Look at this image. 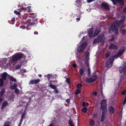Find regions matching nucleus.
<instances>
[{
	"label": "nucleus",
	"instance_id": "20",
	"mask_svg": "<svg viewBox=\"0 0 126 126\" xmlns=\"http://www.w3.org/2000/svg\"><path fill=\"white\" fill-rule=\"evenodd\" d=\"M114 108L112 107H111L109 108V112L110 114H112L114 112Z\"/></svg>",
	"mask_w": 126,
	"mask_h": 126
},
{
	"label": "nucleus",
	"instance_id": "26",
	"mask_svg": "<svg viewBox=\"0 0 126 126\" xmlns=\"http://www.w3.org/2000/svg\"><path fill=\"white\" fill-rule=\"evenodd\" d=\"M48 86L49 87H50L51 88H52L53 89L56 88V87L55 85L51 84H49Z\"/></svg>",
	"mask_w": 126,
	"mask_h": 126
},
{
	"label": "nucleus",
	"instance_id": "43",
	"mask_svg": "<svg viewBox=\"0 0 126 126\" xmlns=\"http://www.w3.org/2000/svg\"><path fill=\"white\" fill-rule=\"evenodd\" d=\"M82 84L81 83H80L78 84L77 85V87L79 88H80L82 87Z\"/></svg>",
	"mask_w": 126,
	"mask_h": 126
},
{
	"label": "nucleus",
	"instance_id": "51",
	"mask_svg": "<svg viewBox=\"0 0 126 126\" xmlns=\"http://www.w3.org/2000/svg\"><path fill=\"white\" fill-rule=\"evenodd\" d=\"M111 37H112V38L110 39V41L114 39V36H111Z\"/></svg>",
	"mask_w": 126,
	"mask_h": 126
},
{
	"label": "nucleus",
	"instance_id": "5",
	"mask_svg": "<svg viewBox=\"0 0 126 126\" xmlns=\"http://www.w3.org/2000/svg\"><path fill=\"white\" fill-rule=\"evenodd\" d=\"M84 80L86 82L89 83L94 81L97 79V77L96 75L92 76L91 78L87 79L86 78H83Z\"/></svg>",
	"mask_w": 126,
	"mask_h": 126
},
{
	"label": "nucleus",
	"instance_id": "2",
	"mask_svg": "<svg viewBox=\"0 0 126 126\" xmlns=\"http://www.w3.org/2000/svg\"><path fill=\"white\" fill-rule=\"evenodd\" d=\"M125 17L123 16L120 21L117 20L115 21L109 29V32L110 33H112V32H114L116 34L118 33L117 27L121 24H122L125 20Z\"/></svg>",
	"mask_w": 126,
	"mask_h": 126
},
{
	"label": "nucleus",
	"instance_id": "45",
	"mask_svg": "<svg viewBox=\"0 0 126 126\" xmlns=\"http://www.w3.org/2000/svg\"><path fill=\"white\" fill-rule=\"evenodd\" d=\"M54 90L53 91V93H58V90L56 89V88L54 89Z\"/></svg>",
	"mask_w": 126,
	"mask_h": 126
},
{
	"label": "nucleus",
	"instance_id": "1",
	"mask_svg": "<svg viewBox=\"0 0 126 126\" xmlns=\"http://www.w3.org/2000/svg\"><path fill=\"white\" fill-rule=\"evenodd\" d=\"M123 64L120 67L119 71L120 73H123L121 76L119 84V85H123L124 82L126 80V59L124 60Z\"/></svg>",
	"mask_w": 126,
	"mask_h": 126
},
{
	"label": "nucleus",
	"instance_id": "13",
	"mask_svg": "<svg viewBox=\"0 0 126 126\" xmlns=\"http://www.w3.org/2000/svg\"><path fill=\"white\" fill-rule=\"evenodd\" d=\"M113 2L114 4H116L117 2H118L121 4L123 3V0H110Z\"/></svg>",
	"mask_w": 126,
	"mask_h": 126
},
{
	"label": "nucleus",
	"instance_id": "22",
	"mask_svg": "<svg viewBox=\"0 0 126 126\" xmlns=\"http://www.w3.org/2000/svg\"><path fill=\"white\" fill-rule=\"evenodd\" d=\"M8 105V102L7 101H5L1 107V109H3L4 108L7 106Z\"/></svg>",
	"mask_w": 126,
	"mask_h": 126
},
{
	"label": "nucleus",
	"instance_id": "4",
	"mask_svg": "<svg viewBox=\"0 0 126 126\" xmlns=\"http://www.w3.org/2000/svg\"><path fill=\"white\" fill-rule=\"evenodd\" d=\"M22 55L20 54H16L12 57L11 61H10V63H12L13 62L15 61L21 59L22 57Z\"/></svg>",
	"mask_w": 126,
	"mask_h": 126
},
{
	"label": "nucleus",
	"instance_id": "37",
	"mask_svg": "<svg viewBox=\"0 0 126 126\" xmlns=\"http://www.w3.org/2000/svg\"><path fill=\"white\" fill-rule=\"evenodd\" d=\"M69 123L70 126H74L72 121H69Z\"/></svg>",
	"mask_w": 126,
	"mask_h": 126
},
{
	"label": "nucleus",
	"instance_id": "47",
	"mask_svg": "<svg viewBox=\"0 0 126 126\" xmlns=\"http://www.w3.org/2000/svg\"><path fill=\"white\" fill-rule=\"evenodd\" d=\"M72 65H73V67L74 68H76L77 66V65H76V64L75 63H73Z\"/></svg>",
	"mask_w": 126,
	"mask_h": 126
},
{
	"label": "nucleus",
	"instance_id": "31",
	"mask_svg": "<svg viewBox=\"0 0 126 126\" xmlns=\"http://www.w3.org/2000/svg\"><path fill=\"white\" fill-rule=\"evenodd\" d=\"M15 93L16 94H18L20 93V91L18 89H16L15 90Z\"/></svg>",
	"mask_w": 126,
	"mask_h": 126
},
{
	"label": "nucleus",
	"instance_id": "44",
	"mask_svg": "<svg viewBox=\"0 0 126 126\" xmlns=\"http://www.w3.org/2000/svg\"><path fill=\"white\" fill-rule=\"evenodd\" d=\"M22 121V120H20V121L19 122V124L18 126H21Z\"/></svg>",
	"mask_w": 126,
	"mask_h": 126
},
{
	"label": "nucleus",
	"instance_id": "11",
	"mask_svg": "<svg viewBox=\"0 0 126 126\" xmlns=\"http://www.w3.org/2000/svg\"><path fill=\"white\" fill-rule=\"evenodd\" d=\"M93 27H91L88 30V35L90 37H92V36L93 33Z\"/></svg>",
	"mask_w": 126,
	"mask_h": 126
},
{
	"label": "nucleus",
	"instance_id": "63",
	"mask_svg": "<svg viewBox=\"0 0 126 126\" xmlns=\"http://www.w3.org/2000/svg\"><path fill=\"white\" fill-rule=\"evenodd\" d=\"M101 95H102V94H102V90H101Z\"/></svg>",
	"mask_w": 126,
	"mask_h": 126
},
{
	"label": "nucleus",
	"instance_id": "6",
	"mask_svg": "<svg viewBox=\"0 0 126 126\" xmlns=\"http://www.w3.org/2000/svg\"><path fill=\"white\" fill-rule=\"evenodd\" d=\"M87 45V44L86 43L82 44L77 48L78 52L79 53L83 51L86 48Z\"/></svg>",
	"mask_w": 126,
	"mask_h": 126
},
{
	"label": "nucleus",
	"instance_id": "36",
	"mask_svg": "<svg viewBox=\"0 0 126 126\" xmlns=\"http://www.w3.org/2000/svg\"><path fill=\"white\" fill-rule=\"evenodd\" d=\"M14 13L17 15H20V13L19 12H18L16 10L14 11Z\"/></svg>",
	"mask_w": 126,
	"mask_h": 126
},
{
	"label": "nucleus",
	"instance_id": "23",
	"mask_svg": "<svg viewBox=\"0 0 126 126\" xmlns=\"http://www.w3.org/2000/svg\"><path fill=\"white\" fill-rule=\"evenodd\" d=\"M100 31V30L99 29L97 28L94 32V37L96 36Z\"/></svg>",
	"mask_w": 126,
	"mask_h": 126
},
{
	"label": "nucleus",
	"instance_id": "3",
	"mask_svg": "<svg viewBox=\"0 0 126 126\" xmlns=\"http://www.w3.org/2000/svg\"><path fill=\"white\" fill-rule=\"evenodd\" d=\"M125 49V48L124 47H121L116 55L115 56L111 57L108 60L106 63V67H110L111 66L115 58L116 59L122 54L124 52Z\"/></svg>",
	"mask_w": 126,
	"mask_h": 126
},
{
	"label": "nucleus",
	"instance_id": "14",
	"mask_svg": "<svg viewBox=\"0 0 126 126\" xmlns=\"http://www.w3.org/2000/svg\"><path fill=\"white\" fill-rule=\"evenodd\" d=\"M101 6L103 8L107 10H109V6L106 3H102L101 4Z\"/></svg>",
	"mask_w": 126,
	"mask_h": 126
},
{
	"label": "nucleus",
	"instance_id": "15",
	"mask_svg": "<svg viewBox=\"0 0 126 126\" xmlns=\"http://www.w3.org/2000/svg\"><path fill=\"white\" fill-rule=\"evenodd\" d=\"M106 112H105L104 111H102V117L101 119V121L102 122L104 121L105 120V116L106 115Z\"/></svg>",
	"mask_w": 126,
	"mask_h": 126
},
{
	"label": "nucleus",
	"instance_id": "62",
	"mask_svg": "<svg viewBox=\"0 0 126 126\" xmlns=\"http://www.w3.org/2000/svg\"><path fill=\"white\" fill-rule=\"evenodd\" d=\"M2 99L1 98H0V102H1L2 101Z\"/></svg>",
	"mask_w": 126,
	"mask_h": 126
},
{
	"label": "nucleus",
	"instance_id": "19",
	"mask_svg": "<svg viewBox=\"0 0 126 126\" xmlns=\"http://www.w3.org/2000/svg\"><path fill=\"white\" fill-rule=\"evenodd\" d=\"M109 48L110 49H116L118 48V47L114 45L111 44L109 46Z\"/></svg>",
	"mask_w": 126,
	"mask_h": 126
},
{
	"label": "nucleus",
	"instance_id": "8",
	"mask_svg": "<svg viewBox=\"0 0 126 126\" xmlns=\"http://www.w3.org/2000/svg\"><path fill=\"white\" fill-rule=\"evenodd\" d=\"M89 53L87 51L82 57V59L84 61V62L86 65L88 64V63L89 59Z\"/></svg>",
	"mask_w": 126,
	"mask_h": 126
},
{
	"label": "nucleus",
	"instance_id": "46",
	"mask_svg": "<svg viewBox=\"0 0 126 126\" xmlns=\"http://www.w3.org/2000/svg\"><path fill=\"white\" fill-rule=\"evenodd\" d=\"M93 95L95 96H96L97 94V92H94L93 93Z\"/></svg>",
	"mask_w": 126,
	"mask_h": 126
},
{
	"label": "nucleus",
	"instance_id": "25",
	"mask_svg": "<svg viewBox=\"0 0 126 126\" xmlns=\"http://www.w3.org/2000/svg\"><path fill=\"white\" fill-rule=\"evenodd\" d=\"M31 8V6H28L26 8L25 10L28 12H31V10L30 9Z\"/></svg>",
	"mask_w": 126,
	"mask_h": 126
},
{
	"label": "nucleus",
	"instance_id": "29",
	"mask_svg": "<svg viewBox=\"0 0 126 126\" xmlns=\"http://www.w3.org/2000/svg\"><path fill=\"white\" fill-rule=\"evenodd\" d=\"M94 121L93 119H91L90 122V124L92 126L94 125Z\"/></svg>",
	"mask_w": 126,
	"mask_h": 126
},
{
	"label": "nucleus",
	"instance_id": "27",
	"mask_svg": "<svg viewBox=\"0 0 126 126\" xmlns=\"http://www.w3.org/2000/svg\"><path fill=\"white\" fill-rule=\"evenodd\" d=\"M26 113L25 111H24L22 115L20 120H23V118H24L25 116L26 115Z\"/></svg>",
	"mask_w": 126,
	"mask_h": 126
},
{
	"label": "nucleus",
	"instance_id": "35",
	"mask_svg": "<svg viewBox=\"0 0 126 126\" xmlns=\"http://www.w3.org/2000/svg\"><path fill=\"white\" fill-rule=\"evenodd\" d=\"M87 110V109L86 108H83L82 110V111L84 112H86Z\"/></svg>",
	"mask_w": 126,
	"mask_h": 126
},
{
	"label": "nucleus",
	"instance_id": "17",
	"mask_svg": "<svg viewBox=\"0 0 126 126\" xmlns=\"http://www.w3.org/2000/svg\"><path fill=\"white\" fill-rule=\"evenodd\" d=\"M7 75V73L6 72H5L4 73L2 76V78L0 79H1L3 80H5L6 79Z\"/></svg>",
	"mask_w": 126,
	"mask_h": 126
},
{
	"label": "nucleus",
	"instance_id": "38",
	"mask_svg": "<svg viewBox=\"0 0 126 126\" xmlns=\"http://www.w3.org/2000/svg\"><path fill=\"white\" fill-rule=\"evenodd\" d=\"M0 86L1 87L3 86V80H2L1 79H0Z\"/></svg>",
	"mask_w": 126,
	"mask_h": 126
},
{
	"label": "nucleus",
	"instance_id": "50",
	"mask_svg": "<svg viewBox=\"0 0 126 126\" xmlns=\"http://www.w3.org/2000/svg\"><path fill=\"white\" fill-rule=\"evenodd\" d=\"M12 21H13L15 22V17H13L12 18Z\"/></svg>",
	"mask_w": 126,
	"mask_h": 126
},
{
	"label": "nucleus",
	"instance_id": "9",
	"mask_svg": "<svg viewBox=\"0 0 126 126\" xmlns=\"http://www.w3.org/2000/svg\"><path fill=\"white\" fill-rule=\"evenodd\" d=\"M28 17L29 18L28 20L26 22V23L25 24H28V26H32L34 24L33 22H34V20L33 19V18L31 17L30 16H28Z\"/></svg>",
	"mask_w": 126,
	"mask_h": 126
},
{
	"label": "nucleus",
	"instance_id": "56",
	"mask_svg": "<svg viewBox=\"0 0 126 126\" xmlns=\"http://www.w3.org/2000/svg\"><path fill=\"white\" fill-rule=\"evenodd\" d=\"M38 34V32L36 31L35 32H34V34Z\"/></svg>",
	"mask_w": 126,
	"mask_h": 126
},
{
	"label": "nucleus",
	"instance_id": "59",
	"mask_svg": "<svg viewBox=\"0 0 126 126\" xmlns=\"http://www.w3.org/2000/svg\"><path fill=\"white\" fill-rule=\"evenodd\" d=\"M86 36H83V38L82 39V40H84V38H86Z\"/></svg>",
	"mask_w": 126,
	"mask_h": 126
},
{
	"label": "nucleus",
	"instance_id": "42",
	"mask_svg": "<svg viewBox=\"0 0 126 126\" xmlns=\"http://www.w3.org/2000/svg\"><path fill=\"white\" fill-rule=\"evenodd\" d=\"M21 65V64H18L17 65L16 67V69H18L20 67Z\"/></svg>",
	"mask_w": 126,
	"mask_h": 126
},
{
	"label": "nucleus",
	"instance_id": "53",
	"mask_svg": "<svg viewBox=\"0 0 126 126\" xmlns=\"http://www.w3.org/2000/svg\"><path fill=\"white\" fill-rule=\"evenodd\" d=\"M54 125L53 124L51 123L49 124L48 126H54Z\"/></svg>",
	"mask_w": 126,
	"mask_h": 126
},
{
	"label": "nucleus",
	"instance_id": "61",
	"mask_svg": "<svg viewBox=\"0 0 126 126\" xmlns=\"http://www.w3.org/2000/svg\"><path fill=\"white\" fill-rule=\"evenodd\" d=\"M23 71H24V72H26V71L25 69Z\"/></svg>",
	"mask_w": 126,
	"mask_h": 126
},
{
	"label": "nucleus",
	"instance_id": "28",
	"mask_svg": "<svg viewBox=\"0 0 126 126\" xmlns=\"http://www.w3.org/2000/svg\"><path fill=\"white\" fill-rule=\"evenodd\" d=\"M10 123L9 122H6L4 123L3 126H10Z\"/></svg>",
	"mask_w": 126,
	"mask_h": 126
},
{
	"label": "nucleus",
	"instance_id": "7",
	"mask_svg": "<svg viewBox=\"0 0 126 126\" xmlns=\"http://www.w3.org/2000/svg\"><path fill=\"white\" fill-rule=\"evenodd\" d=\"M106 100L104 99L101 102V110L102 111H104L105 112H106Z\"/></svg>",
	"mask_w": 126,
	"mask_h": 126
},
{
	"label": "nucleus",
	"instance_id": "12",
	"mask_svg": "<svg viewBox=\"0 0 126 126\" xmlns=\"http://www.w3.org/2000/svg\"><path fill=\"white\" fill-rule=\"evenodd\" d=\"M40 81V80L39 79L31 80L29 82V84H36L38 83Z\"/></svg>",
	"mask_w": 126,
	"mask_h": 126
},
{
	"label": "nucleus",
	"instance_id": "60",
	"mask_svg": "<svg viewBox=\"0 0 126 126\" xmlns=\"http://www.w3.org/2000/svg\"><path fill=\"white\" fill-rule=\"evenodd\" d=\"M66 101L67 102V103H69V100L68 99H66Z\"/></svg>",
	"mask_w": 126,
	"mask_h": 126
},
{
	"label": "nucleus",
	"instance_id": "40",
	"mask_svg": "<svg viewBox=\"0 0 126 126\" xmlns=\"http://www.w3.org/2000/svg\"><path fill=\"white\" fill-rule=\"evenodd\" d=\"M10 79L12 81H14L15 82L16 81V80L15 79H14L12 77H10Z\"/></svg>",
	"mask_w": 126,
	"mask_h": 126
},
{
	"label": "nucleus",
	"instance_id": "57",
	"mask_svg": "<svg viewBox=\"0 0 126 126\" xmlns=\"http://www.w3.org/2000/svg\"><path fill=\"white\" fill-rule=\"evenodd\" d=\"M83 33H81L79 35V37H80V36H82L83 35Z\"/></svg>",
	"mask_w": 126,
	"mask_h": 126
},
{
	"label": "nucleus",
	"instance_id": "10",
	"mask_svg": "<svg viewBox=\"0 0 126 126\" xmlns=\"http://www.w3.org/2000/svg\"><path fill=\"white\" fill-rule=\"evenodd\" d=\"M104 35L102 34L96 38L94 40L93 43L94 44L101 41L104 39Z\"/></svg>",
	"mask_w": 126,
	"mask_h": 126
},
{
	"label": "nucleus",
	"instance_id": "32",
	"mask_svg": "<svg viewBox=\"0 0 126 126\" xmlns=\"http://www.w3.org/2000/svg\"><path fill=\"white\" fill-rule=\"evenodd\" d=\"M81 91V90L79 89H78L77 90L76 92V95H77Z\"/></svg>",
	"mask_w": 126,
	"mask_h": 126
},
{
	"label": "nucleus",
	"instance_id": "52",
	"mask_svg": "<svg viewBox=\"0 0 126 126\" xmlns=\"http://www.w3.org/2000/svg\"><path fill=\"white\" fill-rule=\"evenodd\" d=\"M76 20L78 21H79L80 19V18H76Z\"/></svg>",
	"mask_w": 126,
	"mask_h": 126
},
{
	"label": "nucleus",
	"instance_id": "30",
	"mask_svg": "<svg viewBox=\"0 0 126 126\" xmlns=\"http://www.w3.org/2000/svg\"><path fill=\"white\" fill-rule=\"evenodd\" d=\"M120 32H121L122 34H124L126 33V31L125 30H122V29H121L120 30Z\"/></svg>",
	"mask_w": 126,
	"mask_h": 126
},
{
	"label": "nucleus",
	"instance_id": "24",
	"mask_svg": "<svg viewBox=\"0 0 126 126\" xmlns=\"http://www.w3.org/2000/svg\"><path fill=\"white\" fill-rule=\"evenodd\" d=\"M5 92V90L4 89H3L0 92V98H1V97L2 96L3 94H4Z\"/></svg>",
	"mask_w": 126,
	"mask_h": 126
},
{
	"label": "nucleus",
	"instance_id": "54",
	"mask_svg": "<svg viewBox=\"0 0 126 126\" xmlns=\"http://www.w3.org/2000/svg\"><path fill=\"white\" fill-rule=\"evenodd\" d=\"M124 12L126 13V7L124 8Z\"/></svg>",
	"mask_w": 126,
	"mask_h": 126
},
{
	"label": "nucleus",
	"instance_id": "33",
	"mask_svg": "<svg viewBox=\"0 0 126 126\" xmlns=\"http://www.w3.org/2000/svg\"><path fill=\"white\" fill-rule=\"evenodd\" d=\"M16 87L17 85L16 84H14V86H11V88L12 89H15L16 88Z\"/></svg>",
	"mask_w": 126,
	"mask_h": 126
},
{
	"label": "nucleus",
	"instance_id": "21",
	"mask_svg": "<svg viewBox=\"0 0 126 126\" xmlns=\"http://www.w3.org/2000/svg\"><path fill=\"white\" fill-rule=\"evenodd\" d=\"M125 94L126 96L125 97V99L124 100V102L123 103V105H125L126 103V91L124 90L122 92V95H124Z\"/></svg>",
	"mask_w": 126,
	"mask_h": 126
},
{
	"label": "nucleus",
	"instance_id": "55",
	"mask_svg": "<svg viewBox=\"0 0 126 126\" xmlns=\"http://www.w3.org/2000/svg\"><path fill=\"white\" fill-rule=\"evenodd\" d=\"M66 82H67L68 83H69V80L68 79H66Z\"/></svg>",
	"mask_w": 126,
	"mask_h": 126
},
{
	"label": "nucleus",
	"instance_id": "58",
	"mask_svg": "<svg viewBox=\"0 0 126 126\" xmlns=\"http://www.w3.org/2000/svg\"><path fill=\"white\" fill-rule=\"evenodd\" d=\"M38 76L40 78H41L42 77V75L40 74H39Z\"/></svg>",
	"mask_w": 126,
	"mask_h": 126
},
{
	"label": "nucleus",
	"instance_id": "49",
	"mask_svg": "<svg viewBox=\"0 0 126 126\" xmlns=\"http://www.w3.org/2000/svg\"><path fill=\"white\" fill-rule=\"evenodd\" d=\"M47 79L48 80L49 79H50V75L49 74L47 76Z\"/></svg>",
	"mask_w": 126,
	"mask_h": 126
},
{
	"label": "nucleus",
	"instance_id": "39",
	"mask_svg": "<svg viewBox=\"0 0 126 126\" xmlns=\"http://www.w3.org/2000/svg\"><path fill=\"white\" fill-rule=\"evenodd\" d=\"M110 53L109 52H107L105 54V56L106 57H108L110 55Z\"/></svg>",
	"mask_w": 126,
	"mask_h": 126
},
{
	"label": "nucleus",
	"instance_id": "34",
	"mask_svg": "<svg viewBox=\"0 0 126 126\" xmlns=\"http://www.w3.org/2000/svg\"><path fill=\"white\" fill-rule=\"evenodd\" d=\"M82 105L84 107L86 106H87L88 105V103H86L84 102H83L82 104Z\"/></svg>",
	"mask_w": 126,
	"mask_h": 126
},
{
	"label": "nucleus",
	"instance_id": "64",
	"mask_svg": "<svg viewBox=\"0 0 126 126\" xmlns=\"http://www.w3.org/2000/svg\"><path fill=\"white\" fill-rule=\"evenodd\" d=\"M20 28H22V29H25V28H22V26H20Z\"/></svg>",
	"mask_w": 126,
	"mask_h": 126
},
{
	"label": "nucleus",
	"instance_id": "16",
	"mask_svg": "<svg viewBox=\"0 0 126 126\" xmlns=\"http://www.w3.org/2000/svg\"><path fill=\"white\" fill-rule=\"evenodd\" d=\"M74 4L77 7H79L81 5L79 0H77L75 1Z\"/></svg>",
	"mask_w": 126,
	"mask_h": 126
},
{
	"label": "nucleus",
	"instance_id": "48",
	"mask_svg": "<svg viewBox=\"0 0 126 126\" xmlns=\"http://www.w3.org/2000/svg\"><path fill=\"white\" fill-rule=\"evenodd\" d=\"M93 116L94 118H97V115L96 113H94L93 115Z\"/></svg>",
	"mask_w": 126,
	"mask_h": 126
},
{
	"label": "nucleus",
	"instance_id": "18",
	"mask_svg": "<svg viewBox=\"0 0 126 126\" xmlns=\"http://www.w3.org/2000/svg\"><path fill=\"white\" fill-rule=\"evenodd\" d=\"M79 72L81 76H82L83 73L85 74V69H84L81 68L79 70Z\"/></svg>",
	"mask_w": 126,
	"mask_h": 126
},
{
	"label": "nucleus",
	"instance_id": "41",
	"mask_svg": "<svg viewBox=\"0 0 126 126\" xmlns=\"http://www.w3.org/2000/svg\"><path fill=\"white\" fill-rule=\"evenodd\" d=\"M87 72L88 73V75H89L91 74V72L89 68H88L87 69Z\"/></svg>",
	"mask_w": 126,
	"mask_h": 126
}]
</instances>
